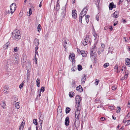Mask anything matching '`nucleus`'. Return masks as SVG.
<instances>
[{"instance_id":"nucleus-1","label":"nucleus","mask_w":130,"mask_h":130,"mask_svg":"<svg viewBox=\"0 0 130 130\" xmlns=\"http://www.w3.org/2000/svg\"><path fill=\"white\" fill-rule=\"evenodd\" d=\"M76 110L75 112V121L74 123L75 127L77 128L79 126L80 123L79 121V116L80 113V110L81 108V107H80V108L76 107Z\"/></svg>"},{"instance_id":"nucleus-2","label":"nucleus","mask_w":130,"mask_h":130,"mask_svg":"<svg viewBox=\"0 0 130 130\" xmlns=\"http://www.w3.org/2000/svg\"><path fill=\"white\" fill-rule=\"evenodd\" d=\"M20 31L16 30L14 31L12 33V38L13 40L18 41L21 38Z\"/></svg>"},{"instance_id":"nucleus-3","label":"nucleus","mask_w":130,"mask_h":130,"mask_svg":"<svg viewBox=\"0 0 130 130\" xmlns=\"http://www.w3.org/2000/svg\"><path fill=\"white\" fill-rule=\"evenodd\" d=\"M82 98L78 95H76L75 97L76 105L75 107L80 108L81 107V101Z\"/></svg>"},{"instance_id":"nucleus-4","label":"nucleus","mask_w":130,"mask_h":130,"mask_svg":"<svg viewBox=\"0 0 130 130\" xmlns=\"http://www.w3.org/2000/svg\"><path fill=\"white\" fill-rule=\"evenodd\" d=\"M90 39L89 38L88 35H86L84 41H83V45L85 46L90 43Z\"/></svg>"},{"instance_id":"nucleus-5","label":"nucleus","mask_w":130,"mask_h":130,"mask_svg":"<svg viewBox=\"0 0 130 130\" xmlns=\"http://www.w3.org/2000/svg\"><path fill=\"white\" fill-rule=\"evenodd\" d=\"M69 42V40L68 39H63L62 41V44L63 45V47L65 48V51L67 48L68 44Z\"/></svg>"},{"instance_id":"nucleus-6","label":"nucleus","mask_w":130,"mask_h":130,"mask_svg":"<svg viewBox=\"0 0 130 130\" xmlns=\"http://www.w3.org/2000/svg\"><path fill=\"white\" fill-rule=\"evenodd\" d=\"M77 50L78 53L79 54H81L83 57H86L87 56V52L84 51H80L78 49H77Z\"/></svg>"},{"instance_id":"nucleus-7","label":"nucleus","mask_w":130,"mask_h":130,"mask_svg":"<svg viewBox=\"0 0 130 130\" xmlns=\"http://www.w3.org/2000/svg\"><path fill=\"white\" fill-rule=\"evenodd\" d=\"M96 43H95L94 45L92 46V48L91 49L90 53H93L95 54L97 51V48L96 47Z\"/></svg>"},{"instance_id":"nucleus-8","label":"nucleus","mask_w":130,"mask_h":130,"mask_svg":"<svg viewBox=\"0 0 130 130\" xmlns=\"http://www.w3.org/2000/svg\"><path fill=\"white\" fill-rule=\"evenodd\" d=\"M66 5L64 6L63 7L62 9V10L61 12V15L63 16V17H64L66 15Z\"/></svg>"},{"instance_id":"nucleus-9","label":"nucleus","mask_w":130,"mask_h":130,"mask_svg":"<svg viewBox=\"0 0 130 130\" xmlns=\"http://www.w3.org/2000/svg\"><path fill=\"white\" fill-rule=\"evenodd\" d=\"M88 9L86 8H85L83 10L80 14L82 16H84L87 13Z\"/></svg>"},{"instance_id":"nucleus-10","label":"nucleus","mask_w":130,"mask_h":130,"mask_svg":"<svg viewBox=\"0 0 130 130\" xmlns=\"http://www.w3.org/2000/svg\"><path fill=\"white\" fill-rule=\"evenodd\" d=\"M10 7L11 10H13V11L14 12L16 8V5L14 3H12L10 5Z\"/></svg>"},{"instance_id":"nucleus-11","label":"nucleus","mask_w":130,"mask_h":130,"mask_svg":"<svg viewBox=\"0 0 130 130\" xmlns=\"http://www.w3.org/2000/svg\"><path fill=\"white\" fill-rule=\"evenodd\" d=\"M77 14L76 13V10H73L72 11V17L74 19L77 18Z\"/></svg>"},{"instance_id":"nucleus-12","label":"nucleus","mask_w":130,"mask_h":130,"mask_svg":"<svg viewBox=\"0 0 130 130\" xmlns=\"http://www.w3.org/2000/svg\"><path fill=\"white\" fill-rule=\"evenodd\" d=\"M91 58L92 59H93L94 60H96V59L97 57V55L93 53H90Z\"/></svg>"},{"instance_id":"nucleus-13","label":"nucleus","mask_w":130,"mask_h":130,"mask_svg":"<svg viewBox=\"0 0 130 130\" xmlns=\"http://www.w3.org/2000/svg\"><path fill=\"white\" fill-rule=\"evenodd\" d=\"M116 7V5L112 2L110 3L109 6V9L111 10L113 8H115Z\"/></svg>"},{"instance_id":"nucleus-14","label":"nucleus","mask_w":130,"mask_h":130,"mask_svg":"<svg viewBox=\"0 0 130 130\" xmlns=\"http://www.w3.org/2000/svg\"><path fill=\"white\" fill-rule=\"evenodd\" d=\"M76 90L77 91L81 92L83 91V89L82 86L80 85H79L76 88Z\"/></svg>"},{"instance_id":"nucleus-15","label":"nucleus","mask_w":130,"mask_h":130,"mask_svg":"<svg viewBox=\"0 0 130 130\" xmlns=\"http://www.w3.org/2000/svg\"><path fill=\"white\" fill-rule=\"evenodd\" d=\"M44 119V116L43 115H41L39 118V122L40 123V124L42 125L43 120Z\"/></svg>"},{"instance_id":"nucleus-16","label":"nucleus","mask_w":130,"mask_h":130,"mask_svg":"<svg viewBox=\"0 0 130 130\" xmlns=\"http://www.w3.org/2000/svg\"><path fill=\"white\" fill-rule=\"evenodd\" d=\"M118 12L117 11H116L114 13L112 14L111 17L116 18H117L118 17Z\"/></svg>"},{"instance_id":"nucleus-17","label":"nucleus","mask_w":130,"mask_h":130,"mask_svg":"<svg viewBox=\"0 0 130 130\" xmlns=\"http://www.w3.org/2000/svg\"><path fill=\"white\" fill-rule=\"evenodd\" d=\"M69 118L68 117H67L66 118L65 121V124L67 126L69 125Z\"/></svg>"},{"instance_id":"nucleus-18","label":"nucleus","mask_w":130,"mask_h":130,"mask_svg":"<svg viewBox=\"0 0 130 130\" xmlns=\"http://www.w3.org/2000/svg\"><path fill=\"white\" fill-rule=\"evenodd\" d=\"M125 61L126 62V64L130 66V59L128 58H126L125 59Z\"/></svg>"},{"instance_id":"nucleus-19","label":"nucleus","mask_w":130,"mask_h":130,"mask_svg":"<svg viewBox=\"0 0 130 130\" xmlns=\"http://www.w3.org/2000/svg\"><path fill=\"white\" fill-rule=\"evenodd\" d=\"M86 75L85 74H84L83 75V77L81 79V81L82 83L83 84H84L86 79Z\"/></svg>"},{"instance_id":"nucleus-20","label":"nucleus","mask_w":130,"mask_h":130,"mask_svg":"<svg viewBox=\"0 0 130 130\" xmlns=\"http://www.w3.org/2000/svg\"><path fill=\"white\" fill-rule=\"evenodd\" d=\"M34 43L36 46L39 45V40L37 38H35L34 40Z\"/></svg>"},{"instance_id":"nucleus-21","label":"nucleus","mask_w":130,"mask_h":130,"mask_svg":"<svg viewBox=\"0 0 130 130\" xmlns=\"http://www.w3.org/2000/svg\"><path fill=\"white\" fill-rule=\"evenodd\" d=\"M10 43L9 42H7V43L5 44L3 48L4 50L8 48V46L9 45Z\"/></svg>"},{"instance_id":"nucleus-22","label":"nucleus","mask_w":130,"mask_h":130,"mask_svg":"<svg viewBox=\"0 0 130 130\" xmlns=\"http://www.w3.org/2000/svg\"><path fill=\"white\" fill-rule=\"evenodd\" d=\"M74 57L75 55L74 53H71L69 56V58L70 57L71 59H72L73 60L74 59Z\"/></svg>"},{"instance_id":"nucleus-23","label":"nucleus","mask_w":130,"mask_h":130,"mask_svg":"<svg viewBox=\"0 0 130 130\" xmlns=\"http://www.w3.org/2000/svg\"><path fill=\"white\" fill-rule=\"evenodd\" d=\"M113 48L112 47H110L108 48V53H113Z\"/></svg>"},{"instance_id":"nucleus-24","label":"nucleus","mask_w":130,"mask_h":130,"mask_svg":"<svg viewBox=\"0 0 130 130\" xmlns=\"http://www.w3.org/2000/svg\"><path fill=\"white\" fill-rule=\"evenodd\" d=\"M35 60L36 61V64H37V59L36 58V55H37L38 56V52L37 51H35Z\"/></svg>"},{"instance_id":"nucleus-25","label":"nucleus","mask_w":130,"mask_h":130,"mask_svg":"<svg viewBox=\"0 0 130 130\" xmlns=\"http://www.w3.org/2000/svg\"><path fill=\"white\" fill-rule=\"evenodd\" d=\"M1 105L3 109H5L6 108L5 106H6V104H5V102H3L1 104Z\"/></svg>"},{"instance_id":"nucleus-26","label":"nucleus","mask_w":130,"mask_h":130,"mask_svg":"<svg viewBox=\"0 0 130 130\" xmlns=\"http://www.w3.org/2000/svg\"><path fill=\"white\" fill-rule=\"evenodd\" d=\"M92 34L93 36L95 38V39H96L98 37V34L96 33L95 30L93 31Z\"/></svg>"},{"instance_id":"nucleus-27","label":"nucleus","mask_w":130,"mask_h":130,"mask_svg":"<svg viewBox=\"0 0 130 130\" xmlns=\"http://www.w3.org/2000/svg\"><path fill=\"white\" fill-rule=\"evenodd\" d=\"M60 9V5L58 3V2H57V4L56 5V9L57 10H58Z\"/></svg>"},{"instance_id":"nucleus-28","label":"nucleus","mask_w":130,"mask_h":130,"mask_svg":"<svg viewBox=\"0 0 130 130\" xmlns=\"http://www.w3.org/2000/svg\"><path fill=\"white\" fill-rule=\"evenodd\" d=\"M15 107L17 109H19L20 108V106L19 105V102H17L15 104Z\"/></svg>"},{"instance_id":"nucleus-29","label":"nucleus","mask_w":130,"mask_h":130,"mask_svg":"<svg viewBox=\"0 0 130 130\" xmlns=\"http://www.w3.org/2000/svg\"><path fill=\"white\" fill-rule=\"evenodd\" d=\"M37 86L38 87H39L40 86V79L39 78H37L36 80Z\"/></svg>"},{"instance_id":"nucleus-30","label":"nucleus","mask_w":130,"mask_h":130,"mask_svg":"<svg viewBox=\"0 0 130 130\" xmlns=\"http://www.w3.org/2000/svg\"><path fill=\"white\" fill-rule=\"evenodd\" d=\"M70 110H71V109L69 107H67L66 109V110H65L66 113H69L70 112Z\"/></svg>"},{"instance_id":"nucleus-31","label":"nucleus","mask_w":130,"mask_h":130,"mask_svg":"<svg viewBox=\"0 0 130 130\" xmlns=\"http://www.w3.org/2000/svg\"><path fill=\"white\" fill-rule=\"evenodd\" d=\"M74 92H73L71 91L69 93V96L70 98H72L73 96V94Z\"/></svg>"},{"instance_id":"nucleus-32","label":"nucleus","mask_w":130,"mask_h":130,"mask_svg":"<svg viewBox=\"0 0 130 130\" xmlns=\"http://www.w3.org/2000/svg\"><path fill=\"white\" fill-rule=\"evenodd\" d=\"M82 69V66L80 64H78V69L79 71L81 70Z\"/></svg>"},{"instance_id":"nucleus-33","label":"nucleus","mask_w":130,"mask_h":130,"mask_svg":"<svg viewBox=\"0 0 130 130\" xmlns=\"http://www.w3.org/2000/svg\"><path fill=\"white\" fill-rule=\"evenodd\" d=\"M33 123L36 125H37V119H34L33 120Z\"/></svg>"},{"instance_id":"nucleus-34","label":"nucleus","mask_w":130,"mask_h":130,"mask_svg":"<svg viewBox=\"0 0 130 130\" xmlns=\"http://www.w3.org/2000/svg\"><path fill=\"white\" fill-rule=\"evenodd\" d=\"M84 17V16H82V15H80V14H79V21L80 22L82 23V19L83 17Z\"/></svg>"},{"instance_id":"nucleus-35","label":"nucleus","mask_w":130,"mask_h":130,"mask_svg":"<svg viewBox=\"0 0 130 130\" xmlns=\"http://www.w3.org/2000/svg\"><path fill=\"white\" fill-rule=\"evenodd\" d=\"M19 47H16L14 48V50L13 51V52H17L18 50L19 49Z\"/></svg>"},{"instance_id":"nucleus-36","label":"nucleus","mask_w":130,"mask_h":130,"mask_svg":"<svg viewBox=\"0 0 130 130\" xmlns=\"http://www.w3.org/2000/svg\"><path fill=\"white\" fill-rule=\"evenodd\" d=\"M7 11H8V12L9 14H10V13H11L12 14V13L14 12H13V10H9V9L7 10Z\"/></svg>"},{"instance_id":"nucleus-37","label":"nucleus","mask_w":130,"mask_h":130,"mask_svg":"<svg viewBox=\"0 0 130 130\" xmlns=\"http://www.w3.org/2000/svg\"><path fill=\"white\" fill-rule=\"evenodd\" d=\"M108 108L110 109H115V106L113 105L110 106L108 107Z\"/></svg>"},{"instance_id":"nucleus-38","label":"nucleus","mask_w":130,"mask_h":130,"mask_svg":"<svg viewBox=\"0 0 130 130\" xmlns=\"http://www.w3.org/2000/svg\"><path fill=\"white\" fill-rule=\"evenodd\" d=\"M100 81L99 80L96 79L95 80V81L94 82V84H95L96 85H97L98 84L99 82Z\"/></svg>"},{"instance_id":"nucleus-39","label":"nucleus","mask_w":130,"mask_h":130,"mask_svg":"<svg viewBox=\"0 0 130 130\" xmlns=\"http://www.w3.org/2000/svg\"><path fill=\"white\" fill-rule=\"evenodd\" d=\"M45 90V88L44 87H41L40 90V92H43Z\"/></svg>"},{"instance_id":"nucleus-40","label":"nucleus","mask_w":130,"mask_h":130,"mask_svg":"<svg viewBox=\"0 0 130 130\" xmlns=\"http://www.w3.org/2000/svg\"><path fill=\"white\" fill-rule=\"evenodd\" d=\"M41 25H40V24H39L38 25V27H37L38 31H40V30H41Z\"/></svg>"},{"instance_id":"nucleus-41","label":"nucleus","mask_w":130,"mask_h":130,"mask_svg":"<svg viewBox=\"0 0 130 130\" xmlns=\"http://www.w3.org/2000/svg\"><path fill=\"white\" fill-rule=\"evenodd\" d=\"M23 82H24L23 81L22 83L19 86V88H20V89L22 88H23V85H24V84L23 83Z\"/></svg>"},{"instance_id":"nucleus-42","label":"nucleus","mask_w":130,"mask_h":130,"mask_svg":"<svg viewBox=\"0 0 130 130\" xmlns=\"http://www.w3.org/2000/svg\"><path fill=\"white\" fill-rule=\"evenodd\" d=\"M117 108H118V110L117 111V113H118L120 111L121 108L119 106L117 107Z\"/></svg>"},{"instance_id":"nucleus-43","label":"nucleus","mask_w":130,"mask_h":130,"mask_svg":"<svg viewBox=\"0 0 130 130\" xmlns=\"http://www.w3.org/2000/svg\"><path fill=\"white\" fill-rule=\"evenodd\" d=\"M109 66V63H105L103 65V66L105 68Z\"/></svg>"},{"instance_id":"nucleus-44","label":"nucleus","mask_w":130,"mask_h":130,"mask_svg":"<svg viewBox=\"0 0 130 130\" xmlns=\"http://www.w3.org/2000/svg\"><path fill=\"white\" fill-rule=\"evenodd\" d=\"M96 20L98 21H99V16L98 15H96Z\"/></svg>"},{"instance_id":"nucleus-45","label":"nucleus","mask_w":130,"mask_h":130,"mask_svg":"<svg viewBox=\"0 0 130 130\" xmlns=\"http://www.w3.org/2000/svg\"><path fill=\"white\" fill-rule=\"evenodd\" d=\"M129 117H130V114L129 112H128L126 116V118H128Z\"/></svg>"},{"instance_id":"nucleus-46","label":"nucleus","mask_w":130,"mask_h":130,"mask_svg":"<svg viewBox=\"0 0 130 130\" xmlns=\"http://www.w3.org/2000/svg\"><path fill=\"white\" fill-rule=\"evenodd\" d=\"M123 0H119V2L118 3V5H120L123 2Z\"/></svg>"},{"instance_id":"nucleus-47","label":"nucleus","mask_w":130,"mask_h":130,"mask_svg":"<svg viewBox=\"0 0 130 130\" xmlns=\"http://www.w3.org/2000/svg\"><path fill=\"white\" fill-rule=\"evenodd\" d=\"M123 38L125 39V42H126L128 41V39L127 38L124 37Z\"/></svg>"},{"instance_id":"nucleus-48","label":"nucleus","mask_w":130,"mask_h":130,"mask_svg":"<svg viewBox=\"0 0 130 130\" xmlns=\"http://www.w3.org/2000/svg\"><path fill=\"white\" fill-rule=\"evenodd\" d=\"M116 88V87L115 86H113L112 87V89L113 90H115Z\"/></svg>"},{"instance_id":"nucleus-49","label":"nucleus","mask_w":130,"mask_h":130,"mask_svg":"<svg viewBox=\"0 0 130 130\" xmlns=\"http://www.w3.org/2000/svg\"><path fill=\"white\" fill-rule=\"evenodd\" d=\"M90 17V16L89 15H87L85 16V19H88Z\"/></svg>"},{"instance_id":"nucleus-50","label":"nucleus","mask_w":130,"mask_h":130,"mask_svg":"<svg viewBox=\"0 0 130 130\" xmlns=\"http://www.w3.org/2000/svg\"><path fill=\"white\" fill-rule=\"evenodd\" d=\"M23 13L22 12H21V11L20 12V13L19 14V16L20 17H22V16Z\"/></svg>"},{"instance_id":"nucleus-51","label":"nucleus","mask_w":130,"mask_h":130,"mask_svg":"<svg viewBox=\"0 0 130 130\" xmlns=\"http://www.w3.org/2000/svg\"><path fill=\"white\" fill-rule=\"evenodd\" d=\"M126 122L127 123L128 125H129L130 124V120H128L126 121Z\"/></svg>"},{"instance_id":"nucleus-52","label":"nucleus","mask_w":130,"mask_h":130,"mask_svg":"<svg viewBox=\"0 0 130 130\" xmlns=\"http://www.w3.org/2000/svg\"><path fill=\"white\" fill-rule=\"evenodd\" d=\"M29 15H31L32 14V11L31 9L30 8L29 9Z\"/></svg>"},{"instance_id":"nucleus-53","label":"nucleus","mask_w":130,"mask_h":130,"mask_svg":"<svg viewBox=\"0 0 130 130\" xmlns=\"http://www.w3.org/2000/svg\"><path fill=\"white\" fill-rule=\"evenodd\" d=\"M23 126H20L19 128L20 130H23Z\"/></svg>"},{"instance_id":"nucleus-54","label":"nucleus","mask_w":130,"mask_h":130,"mask_svg":"<svg viewBox=\"0 0 130 130\" xmlns=\"http://www.w3.org/2000/svg\"><path fill=\"white\" fill-rule=\"evenodd\" d=\"M76 83V82H75L74 80H73L72 83V85H74Z\"/></svg>"},{"instance_id":"nucleus-55","label":"nucleus","mask_w":130,"mask_h":130,"mask_svg":"<svg viewBox=\"0 0 130 130\" xmlns=\"http://www.w3.org/2000/svg\"><path fill=\"white\" fill-rule=\"evenodd\" d=\"M100 119L102 121H104L105 120V118L104 117H102L100 118Z\"/></svg>"},{"instance_id":"nucleus-56","label":"nucleus","mask_w":130,"mask_h":130,"mask_svg":"<svg viewBox=\"0 0 130 130\" xmlns=\"http://www.w3.org/2000/svg\"><path fill=\"white\" fill-rule=\"evenodd\" d=\"M9 14L8 13V11H7V10H6L5 11V12L4 13V14L5 15H7V14Z\"/></svg>"},{"instance_id":"nucleus-57","label":"nucleus","mask_w":130,"mask_h":130,"mask_svg":"<svg viewBox=\"0 0 130 130\" xmlns=\"http://www.w3.org/2000/svg\"><path fill=\"white\" fill-rule=\"evenodd\" d=\"M127 76H128V74H125L124 76V79H125V78L126 79L127 77Z\"/></svg>"},{"instance_id":"nucleus-58","label":"nucleus","mask_w":130,"mask_h":130,"mask_svg":"<svg viewBox=\"0 0 130 130\" xmlns=\"http://www.w3.org/2000/svg\"><path fill=\"white\" fill-rule=\"evenodd\" d=\"M24 124L23 123V122H22L21 123V124L20 125V126H23L24 127Z\"/></svg>"},{"instance_id":"nucleus-59","label":"nucleus","mask_w":130,"mask_h":130,"mask_svg":"<svg viewBox=\"0 0 130 130\" xmlns=\"http://www.w3.org/2000/svg\"><path fill=\"white\" fill-rule=\"evenodd\" d=\"M42 125H41V124H40V126L39 127V129L40 130H42Z\"/></svg>"},{"instance_id":"nucleus-60","label":"nucleus","mask_w":130,"mask_h":130,"mask_svg":"<svg viewBox=\"0 0 130 130\" xmlns=\"http://www.w3.org/2000/svg\"><path fill=\"white\" fill-rule=\"evenodd\" d=\"M38 47L37 46H36L35 47V51H37V50H38Z\"/></svg>"},{"instance_id":"nucleus-61","label":"nucleus","mask_w":130,"mask_h":130,"mask_svg":"<svg viewBox=\"0 0 130 130\" xmlns=\"http://www.w3.org/2000/svg\"><path fill=\"white\" fill-rule=\"evenodd\" d=\"M127 106L129 108L130 107V104L129 102H128V103Z\"/></svg>"},{"instance_id":"nucleus-62","label":"nucleus","mask_w":130,"mask_h":130,"mask_svg":"<svg viewBox=\"0 0 130 130\" xmlns=\"http://www.w3.org/2000/svg\"><path fill=\"white\" fill-rule=\"evenodd\" d=\"M101 46L102 48H104L105 45L104 44H102V43L101 44Z\"/></svg>"},{"instance_id":"nucleus-63","label":"nucleus","mask_w":130,"mask_h":130,"mask_svg":"<svg viewBox=\"0 0 130 130\" xmlns=\"http://www.w3.org/2000/svg\"><path fill=\"white\" fill-rule=\"evenodd\" d=\"M42 0L40 2V4H39V6L40 7H41L42 6V5H41V3L42 2Z\"/></svg>"},{"instance_id":"nucleus-64","label":"nucleus","mask_w":130,"mask_h":130,"mask_svg":"<svg viewBox=\"0 0 130 130\" xmlns=\"http://www.w3.org/2000/svg\"><path fill=\"white\" fill-rule=\"evenodd\" d=\"M109 29L111 30H112L113 28L112 26H110Z\"/></svg>"}]
</instances>
